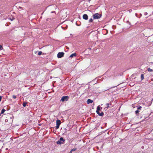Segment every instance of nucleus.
<instances>
[{
	"label": "nucleus",
	"mask_w": 153,
	"mask_h": 153,
	"mask_svg": "<svg viewBox=\"0 0 153 153\" xmlns=\"http://www.w3.org/2000/svg\"><path fill=\"white\" fill-rule=\"evenodd\" d=\"M102 108L100 107L99 106H98L97 108L96 112L99 116H102L103 115L104 113L103 112H101V113H100L99 111L100 109H102Z\"/></svg>",
	"instance_id": "nucleus-1"
},
{
	"label": "nucleus",
	"mask_w": 153,
	"mask_h": 153,
	"mask_svg": "<svg viewBox=\"0 0 153 153\" xmlns=\"http://www.w3.org/2000/svg\"><path fill=\"white\" fill-rule=\"evenodd\" d=\"M94 19H98L101 17V15L98 13H95L93 15Z\"/></svg>",
	"instance_id": "nucleus-2"
},
{
	"label": "nucleus",
	"mask_w": 153,
	"mask_h": 153,
	"mask_svg": "<svg viewBox=\"0 0 153 153\" xmlns=\"http://www.w3.org/2000/svg\"><path fill=\"white\" fill-rule=\"evenodd\" d=\"M65 141L63 137H61L60 138L59 140L56 142V143L57 144H61L64 143V142Z\"/></svg>",
	"instance_id": "nucleus-3"
},
{
	"label": "nucleus",
	"mask_w": 153,
	"mask_h": 153,
	"mask_svg": "<svg viewBox=\"0 0 153 153\" xmlns=\"http://www.w3.org/2000/svg\"><path fill=\"white\" fill-rule=\"evenodd\" d=\"M69 99L68 96H63L61 99V101L62 102L67 101Z\"/></svg>",
	"instance_id": "nucleus-4"
},
{
	"label": "nucleus",
	"mask_w": 153,
	"mask_h": 153,
	"mask_svg": "<svg viewBox=\"0 0 153 153\" xmlns=\"http://www.w3.org/2000/svg\"><path fill=\"white\" fill-rule=\"evenodd\" d=\"M64 54V53L60 52L58 53L57 56L59 58H61L63 56Z\"/></svg>",
	"instance_id": "nucleus-5"
},
{
	"label": "nucleus",
	"mask_w": 153,
	"mask_h": 153,
	"mask_svg": "<svg viewBox=\"0 0 153 153\" xmlns=\"http://www.w3.org/2000/svg\"><path fill=\"white\" fill-rule=\"evenodd\" d=\"M56 128L58 129L59 127V125L61 123V121L60 120H56Z\"/></svg>",
	"instance_id": "nucleus-6"
},
{
	"label": "nucleus",
	"mask_w": 153,
	"mask_h": 153,
	"mask_svg": "<svg viewBox=\"0 0 153 153\" xmlns=\"http://www.w3.org/2000/svg\"><path fill=\"white\" fill-rule=\"evenodd\" d=\"M83 18L84 19L87 20L88 19V17L87 14H84L83 16Z\"/></svg>",
	"instance_id": "nucleus-7"
},
{
	"label": "nucleus",
	"mask_w": 153,
	"mask_h": 153,
	"mask_svg": "<svg viewBox=\"0 0 153 153\" xmlns=\"http://www.w3.org/2000/svg\"><path fill=\"white\" fill-rule=\"evenodd\" d=\"M110 105V104L109 103H106L105 105L106 107L104 108V109L106 111L107 110L109 107V105Z\"/></svg>",
	"instance_id": "nucleus-8"
},
{
	"label": "nucleus",
	"mask_w": 153,
	"mask_h": 153,
	"mask_svg": "<svg viewBox=\"0 0 153 153\" xmlns=\"http://www.w3.org/2000/svg\"><path fill=\"white\" fill-rule=\"evenodd\" d=\"M93 102V101L92 100H91L90 99H88L87 101V103L88 104H89V103H92Z\"/></svg>",
	"instance_id": "nucleus-9"
},
{
	"label": "nucleus",
	"mask_w": 153,
	"mask_h": 153,
	"mask_svg": "<svg viewBox=\"0 0 153 153\" xmlns=\"http://www.w3.org/2000/svg\"><path fill=\"white\" fill-rule=\"evenodd\" d=\"M76 54L75 53H74L72 54L70 56V57L71 58H73L74 56H76Z\"/></svg>",
	"instance_id": "nucleus-10"
},
{
	"label": "nucleus",
	"mask_w": 153,
	"mask_h": 153,
	"mask_svg": "<svg viewBox=\"0 0 153 153\" xmlns=\"http://www.w3.org/2000/svg\"><path fill=\"white\" fill-rule=\"evenodd\" d=\"M141 80H143L144 79V75H143V74H141Z\"/></svg>",
	"instance_id": "nucleus-11"
},
{
	"label": "nucleus",
	"mask_w": 153,
	"mask_h": 153,
	"mask_svg": "<svg viewBox=\"0 0 153 153\" xmlns=\"http://www.w3.org/2000/svg\"><path fill=\"white\" fill-rule=\"evenodd\" d=\"M147 71L149 72H152V71L153 70L152 69H151V68H148L147 69Z\"/></svg>",
	"instance_id": "nucleus-12"
},
{
	"label": "nucleus",
	"mask_w": 153,
	"mask_h": 153,
	"mask_svg": "<svg viewBox=\"0 0 153 153\" xmlns=\"http://www.w3.org/2000/svg\"><path fill=\"white\" fill-rule=\"evenodd\" d=\"M5 111V109H2L1 110V114H2L4 113Z\"/></svg>",
	"instance_id": "nucleus-13"
},
{
	"label": "nucleus",
	"mask_w": 153,
	"mask_h": 153,
	"mask_svg": "<svg viewBox=\"0 0 153 153\" xmlns=\"http://www.w3.org/2000/svg\"><path fill=\"white\" fill-rule=\"evenodd\" d=\"M26 104H27V103L26 102H24L23 104V106L24 107H25L26 106Z\"/></svg>",
	"instance_id": "nucleus-14"
},
{
	"label": "nucleus",
	"mask_w": 153,
	"mask_h": 153,
	"mask_svg": "<svg viewBox=\"0 0 153 153\" xmlns=\"http://www.w3.org/2000/svg\"><path fill=\"white\" fill-rule=\"evenodd\" d=\"M93 19L92 18L90 19L89 20V22H93Z\"/></svg>",
	"instance_id": "nucleus-15"
},
{
	"label": "nucleus",
	"mask_w": 153,
	"mask_h": 153,
	"mask_svg": "<svg viewBox=\"0 0 153 153\" xmlns=\"http://www.w3.org/2000/svg\"><path fill=\"white\" fill-rule=\"evenodd\" d=\"M42 54V52L41 51H39L38 53L39 55H41Z\"/></svg>",
	"instance_id": "nucleus-16"
},
{
	"label": "nucleus",
	"mask_w": 153,
	"mask_h": 153,
	"mask_svg": "<svg viewBox=\"0 0 153 153\" xmlns=\"http://www.w3.org/2000/svg\"><path fill=\"white\" fill-rule=\"evenodd\" d=\"M141 108H142V107L140 106L138 107L137 110H139L140 109H141Z\"/></svg>",
	"instance_id": "nucleus-17"
},
{
	"label": "nucleus",
	"mask_w": 153,
	"mask_h": 153,
	"mask_svg": "<svg viewBox=\"0 0 153 153\" xmlns=\"http://www.w3.org/2000/svg\"><path fill=\"white\" fill-rule=\"evenodd\" d=\"M139 112V110H137L135 111V113L136 114H138Z\"/></svg>",
	"instance_id": "nucleus-18"
},
{
	"label": "nucleus",
	"mask_w": 153,
	"mask_h": 153,
	"mask_svg": "<svg viewBox=\"0 0 153 153\" xmlns=\"http://www.w3.org/2000/svg\"><path fill=\"white\" fill-rule=\"evenodd\" d=\"M76 150V149H72L71 151V152L72 151H75ZM71 153H72V152H71Z\"/></svg>",
	"instance_id": "nucleus-19"
},
{
	"label": "nucleus",
	"mask_w": 153,
	"mask_h": 153,
	"mask_svg": "<svg viewBox=\"0 0 153 153\" xmlns=\"http://www.w3.org/2000/svg\"><path fill=\"white\" fill-rule=\"evenodd\" d=\"M13 98L15 99L16 98V96L15 95H13Z\"/></svg>",
	"instance_id": "nucleus-20"
},
{
	"label": "nucleus",
	"mask_w": 153,
	"mask_h": 153,
	"mask_svg": "<svg viewBox=\"0 0 153 153\" xmlns=\"http://www.w3.org/2000/svg\"><path fill=\"white\" fill-rule=\"evenodd\" d=\"M3 49L2 46L1 45H0V50H1Z\"/></svg>",
	"instance_id": "nucleus-21"
},
{
	"label": "nucleus",
	"mask_w": 153,
	"mask_h": 153,
	"mask_svg": "<svg viewBox=\"0 0 153 153\" xmlns=\"http://www.w3.org/2000/svg\"><path fill=\"white\" fill-rule=\"evenodd\" d=\"M5 121L6 122H7L8 121V120L7 119H6L5 120Z\"/></svg>",
	"instance_id": "nucleus-22"
},
{
	"label": "nucleus",
	"mask_w": 153,
	"mask_h": 153,
	"mask_svg": "<svg viewBox=\"0 0 153 153\" xmlns=\"http://www.w3.org/2000/svg\"><path fill=\"white\" fill-rule=\"evenodd\" d=\"M147 14V12H145L144 13V15H146Z\"/></svg>",
	"instance_id": "nucleus-23"
},
{
	"label": "nucleus",
	"mask_w": 153,
	"mask_h": 153,
	"mask_svg": "<svg viewBox=\"0 0 153 153\" xmlns=\"http://www.w3.org/2000/svg\"><path fill=\"white\" fill-rule=\"evenodd\" d=\"M1 99H2V97L1 96H0V102H1Z\"/></svg>",
	"instance_id": "nucleus-24"
},
{
	"label": "nucleus",
	"mask_w": 153,
	"mask_h": 153,
	"mask_svg": "<svg viewBox=\"0 0 153 153\" xmlns=\"http://www.w3.org/2000/svg\"><path fill=\"white\" fill-rule=\"evenodd\" d=\"M127 23H129V25H130V24H131L130 23V22L128 21H127Z\"/></svg>",
	"instance_id": "nucleus-25"
},
{
	"label": "nucleus",
	"mask_w": 153,
	"mask_h": 153,
	"mask_svg": "<svg viewBox=\"0 0 153 153\" xmlns=\"http://www.w3.org/2000/svg\"><path fill=\"white\" fill-rule=\"evenodd\" d=\"M137 13H136V14H135V15H136V16L137 17H137Z\"/></svg>",
	"instance_id": "nucleus-26"
},
{
	"label": "nucleus",
	"mask_w": 153,
	"mask_h": 153,
	"mask_svg": "<svg viewBox=\"0 0 153 153\" xmlns=\"http://www.w3.org/2000/svg\"><path fill=\"white\" fill-rule=\"evenodd\" d=\"M144 148V146H142V149H143V148Z\"/></svg>",
	"instance_id": "nucleus-27"
},
{
	"label": "nucleus",
	"mask_w": 153,
	"mask_h": 153,
	"mask_svg": "<svg viewBox=\"0 0 153 153\" xmlns=\"http://www.w3.org/2000/svg\"><path fill=\"white\" fill-rule=\"evenodd\" d=\"M20 8H21L22 7H19Z\"/></svg>",
	"instance_id": "nucleus-28"
},
{
	"label": "nucleus",
	"mask_w": 153,
	"mask_h": 153,
	"mask_svg": "<svg viewBox=\"0 0 153 153\" xmlns=\"http://www.w3.org/2000/svg\"><path fill=\"white\" fill-rule=\"evenodd\" d=\"M140 15H141V16L142 15L141 14H140Z\"/></svg>",
	"instance_id": "nucleus-29"
},
{
	"label": "nucleus",
	"mask_w": 153,
	"mask_h": 153,
	"mask_svg": "<svg viewBox=\"0 0 153 153\" xmlns=\"http://www.w3.org/2000/svg\"><path fill=\"white\" fill-rule=\"evenodd\" d=\"M1 116V114L0 113V116Z\"/></svg>",
	"instance_id": "nucleus-30"
}]
</instances>
